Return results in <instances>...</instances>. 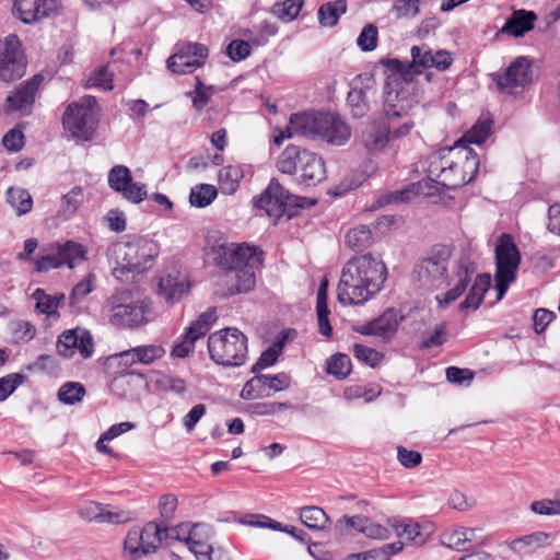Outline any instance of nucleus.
Masks as SVG:
<instances>
[{"instance_id": "49530a36", "label": "nucleus", "mask_w": 560, "mask_h": 560, "mask_svg": "<svg viewBox=\"0 0 560 560\" xmlns=\"http://www.w3.org/2000/svg\"><path fill=\"white\" fill-rule=\"evenodd\" d=\"M218 190L213 185L200 184L194 187L189 195L191 206L203 208L209 206L217 197Z\"/></svg>"}, {"instance_id": "680f3d73", "label": "nucleus", "mask_w": 560, "mask_h": 560, "mask_svg": "<svg viewBox=\"0 0 560 560\" xmlns=\"http://www.w3.org/2000/svg\"><path fill=\"white\" fill-rule=\"evenodd\" d=\"M188 548L197 560H224L221 552L213 550L209 540L194 541Z\"/></svg>"}, {"instance_id": "423d86ee", "label": "nucleus", "mask_w": 560, "mask_h": 560, "mask_svg": "<svg viewBox=\"0 0 560 560\" xmlns=\"http://www.w3.org/2000/svg\"><path fill=\"white\" fill-rule=\"evenodd\" d=\"M409 90H405L399 75H388L384 90V115L389 138L399 139L415 127L409 112L415 105Z\"/></svg>"}, {"instance_id": "473e14b6", "label": "nucleus", "mask_w": 560, "mask_h": 560, "mask_svg": "<svg viewBox=\"0 0 560 560\" xmlns=\"http://www.w3.org/2000/svg\"><path fill=\"white\" fill-rule=\"evenodd\" d=\"M491 285V277L489 273H480L476 277L469 293L459 304L462 311L477 310L481 304L485 293Z\"/></svg>"}, {"instance_id": "4be33fe9", "label": "nucleus", "mask_w": 560, "mask_h": 560, "mask_svg": "<svg viewBox=\"0 0 560 560\" xmlns=\"http://www.w3.org/2000/svg\"><path fill=\"white\" fill-rule=\"evenodd\" d=\"M440 183V178H436L435 175H431L430 173H428L427 178H423L418 183L411 184L408 188L382 196L377 200V207L388 203L409 201L411 199V195L434 197L435 195L440 194L443 189H446V187H443Z\"/></svg>"}, {"instance_id": "f8f14e48", "label": "nucleus", "mask_w": 560, "mask_h": 560, "mask_svg": "<svg viewBox=\"0 0 560 560\" xmlns=\"http://www.w3.org/2000/svg\"><path fill=\"white\" fill-rule=\"evenodd\" d=\"M27 57L16 34L0 37V81L10 83L26 73Z\"/></svg>"}, {"instance_id": "9b49d317", "label": "nucleus", "mask_w": 560, "mask_h": 560, "mask_svg": "<svg viewBox=\"0 0 560 560\" xmlns=\"http://www.w3.org/2000/svg\"><path fill=\"white\" fill-rule=\"evenodd\" d=\"M495 287L498 300H501L509 284L515 280V273L521 262L518 248L510 234H503L500 237L495 247Z\"/></svg>"}, {"instance_id": "7c9ffc66", "label": "nucleus", "mask_w": 560, "mask_h": 560, "mask_svg": "<svg viewBox=\"0 0 560 560\" xmlns=\"http://www.w3.org/2000/svg\"><path fill=\"white\" fill-rule=\"evenodd\" d=\"M550 535L545 532H534L515 538L509 542V548L518 556H527L549 544Z\"/></svg>"}, {"instance_id": "4c0bfd02", "label": "nucleus", "mask_w": 560, "mask_h": 560, "mask_svg": "<svg viewBox=\"0 0 560 560\" xmlns=\"http://www.w3.org/2000/svg\"><path fill=\"white\" fill-rule=\"evenodd\" d=\"M492 124L491 117L488 114H482L458 142L460 144H465V142L476 144L485 142L491 133Z\"/></svg>"}, {"instance_id": "79ce46f5", "label": "nucleus", "mask_w": 560, "mask_h": 560, "mask_svg": "<svg viewBox=\"0 0 560 560\" xmlns=\"http://www.w3.org/2000/svg\"><path fill=\"white\" fill-rule=\"evenodd\" d=\"M244 174L238 165H228L220 170L218 180L222 192L231 195L236 191Z\"/></svg>"}, {"instance_id": "1a4fd4ad", "label": "nucleus", "mask_w": 560, "mask_h": 560, "mask_svg": "<svg viewBox=\"0 0 560 560\" xmlns=\"http://www.w3.org/2000/svg\"><path fill=\"white\" fill-rule=\"evenodd\" d=\"M97 122L98 106L96 98L91 95L69 104L62 117L65 130L72 138L82 141H89L94 137Z\"/></svg>"}, {"instance_id": "4468645a", "label": "nucleus", "mask_w": 560, "mask_h": 560, "mask_svg": "<svg viewBox=\"0 0 560 560\" xmlns=\"http://www.w3.org/2000/svg\"><path fill=\"white\" fill-rule=\"evenodd\" d=\"M214 254L215 264L225 271L259 267L262 261L261 253L244 244H221L214 248Z\"/></svg>"}, {"instance_id": "c756f323", "label": "nucleus", "mask_w": 560, "mask_h": 560, "mask_svg": "<svg viewBox=\"0 0 560 560\" xmlns=\"http://www.w3.org/2000/svg\"><path fill=\"white\" fill-rule=\"evenodd\" d=\"M389 141L386 124L371 122L362 131V143L370 153L383 151Z\"/></svg>"}, {"instance_id": "7ed1b4c3", "label": "nucleus", "mask_w": 560, "mask_h": 560, "mask_svg": "<svg viewBox=\"0 0 560 560\" xmlns=\"http://www.w3.org/2000/svg\"><path fill=\"white\" fill-rule=\"evenodd\" d=\"M273 132V143L277 147L295 135L310 139L319 138L332 145H343L351 137L349 126L338 115L328 112L294 114L284 130L276 128Z\"/></svg>"}, {"instance_id": "6e6d98bb", "label": "nucleus", "mask_w": 560, "mask_h": 560, "mask_svg": "<svg viewBox=\"0 0 560 560\" xmlns=\"http://www.w3.org/2000/svg\"><path fill=\"white\" fill-rule=\"evenodd\" d=\"M83 200L82 189L73 187L68 194L62 196L61 212L65 218L72 217L79 209Z\"/></svg>"}, {"instance_id": "f704fd0d", "label": "nucleus", "mask_w": 560, "mask_h": 560, "mask_svg": "<svg viewBox=\"0 0 560 560\" xmlns=\"http://www.w3.org/2000/svg\"><path fill=\"white\" fill-rule=\"evenodd\" d=\"M165 352V349L160 345H148L127 350L120 357L130 363L151 364L155 360L161 359Z\"/></svg>"}, {"instance_id": "603ef678", "label": "nucleus", "mask_w": 560, "mask_h": 560, "mask_svg": "<svg viewBox=\"0 0 560 560\" xmlns=\"http://www.w3.org/2000/svg\"><path fill=\"white\" fill-rule=\"evenodd\" d=\"M441 542L456 551H465L468 549L467 537L463 533L462 527L444 532L441 536Z\"/></svg>"}, {"instance_id": "5701e85b", "label": "nucleus", "mask_w": 560, "mask_h": 560, "mask_svg": "<svg viewBox=\"0 0 560 560\" xmlns=\"http://www.w3.org/2000/svg\"><path fill=\"white\" fill-rule=\"evenodd\" d=\"M410 54L412 58L411 63L406 66L398 60H393L392 63L395 71L389 74L399 75L405 90H409V80H411L412 74H420L424 69L431 68L432 62V49L427 45L412 46Z\"/></svg>"}, {"instance_id": "338daca9", "label": "nucleus", "mask_w": 560, "mask_h": 560, "mask_svg": "<svg viewBox=\"0 0 560 560\" xmlns=\"http://www.w3.org/2000/svg\"><path fill=\"white\" fill-rule=\"evenodd\" d=\"M211 94L212 86H206L199 79H197L195 91L189 93L197 110H201L208 104Z\"/></svg>"}, {"instance_id": "4d7b16f0", "label": "nucleus", "mask_w": 560, "mask_h": 560, "mask_svg": "<svg viewBox=\"0 0 560 560\" xmlns=\"http://www.w3.org/2000/svg\"><path fill=\"white\" fill-rule=\"evenodd\" d=\"M215 319V308H208L189 326L188 329L190 330L191 335L201 338L209 331Z\"/></svg>"}, {"instance_id": "3c124183", "label": "nucleus", "mask_w": 560, "mask_h": 560, "mask_svg": "<svg viewBox=\"0 0 560 560\" xmlns=\"http://www.w3.org/2000/svg\"><path fill=\"white\" fill-rule=\"evenodd\" d=\"M133 513L112 505H104L102 511L101 523L125 524L132 521Z\"/></svg>"}, {"instance_id": "c03bdc74", "label": "nucleus", "mask_w": 560, "mask_h": 560, "mask_svg": "<svg viewBox=\"0 0 560 560\" xmlns=\"http://www.w3.org/2000/svg\"><path fill=\"white\" fill-rule=\"evenodd\" d=\"M404 542L396 541L384 545L380 549H373L363 553L348 556L345 560H389L390 555L398 553L402 550Z\"/></svg>"}, {"instance_id": "13d9d810", "label": "nucleus", "mask_w": 560, "mask_h": 560, "mask_svg": "<svg viewBox=\"0 0 560 560\" xmlns=\"http://www.w3.org/2000/svg\"><path fill=\"white\" fill-rule=\"evenodd\" d=\"M155 385L161 390L172 392L178 395L186 390V382L183 378L168 374L160 373Z\"/></svg>"}, {"instance_id": "052dcab7", "label": "nucleus", "mask_w": 560, "mask_h": 560, "mask_svg": "<svg viewBox=\"0 0 560 560\" xmlns=\"http://www.w3.org/2000/svg\"><path fill=\"white\" fill-rule=\"evenodd\" d=\"M353 354L359 361L371 368H375L383 359L380 352L360 343L353 346Z\"/></svg>"}, {"instance_id": "dca6fc26", "label": "nucleus", "mask_w": 560, "mask_h": 560, "mask_svg": "<svg viewBox=\"0 0 560 560\" xmlns=\"http://www.w3.org/2000/svg\"><path fill=\"white\" fill-rule=\"evenodd\" d=\"M86 260L84 247L73 241L51 246V252L36 260V270L45 272L54 268L67 266L70 269Z\"/></svg>"}, {"instance_id": "a18cd8bd", "label": "nucleus", "mask_w": 560, "mask_h": 560, "mask_svg": "<svg viewBox=\"0 0 560 560\" xmlns=\"http://www.w3.org/2000/svg\"><path fill=\"white\" fill-rule=\"evenodd\" d=\"M85 387L79 382H67L58 390V400L65 405H75L85 396Z\"/></svg>"}, {"instance_id": "8fccbe9b", "label": "nucleus", "mask_w": 560, "mask_h": 560, "mask_svg": "<svg viewBox=\"0 0 560 560\" xmlns=\"http://www.w3.org/2000/svg\"><path fill=\"white\" fill-rule=\"evenodd\" d=\"M132 180L130 170L125 165H116L108 173V185L117 192L125 190V187Z\"/></svg>"}, {"instance_id": "cd10ccee", "label": "nucleus", "mask_w": 560, "mask_h": 560, "mask_svg": "<svg viewBox=\"0 0 560 560\" xmlns=\"http://www.w3.org/2000/svg\"><path fill=\"white\" fill-rule=\"evenodd\" d=\"M258 267L234 269L224 272V281L228 285V294L246 293L255 285V271Z\"/></svg>"}, {"instance_id": "393cba45", "label": "nucleus", "mask_w": 560, "mask_h": 560, "mask_svg": "<svg viewBox=\"0 0 560 560\" xmlns=\"http://www.w3.org/2000/svg\"><path fill=\"white\" fill-rule=\"evenodd\" d=\"M345 524L346 528H353L365 537L377 540H385L390 537L392 528L373 522L365 516H343L338 525Z\"/></svg>"}, {"instance_id": "aec40b11", "label": "nucleus", "mask_w": 560, "mask_h": 560, "mask_svg": "<svg viewBox=\"0 0 560 560\" xmlns=\"http://www.w3.org/2000/svg\"><path fill=\"white\" fill-rule=\"evenodd\" d=\"M375 94L376 82L371 73L360 74L353 80L347 100L354 117H363L370 110Z\"/></svg>"}, {"instance_id": "f03ea898", "label": "nucleus", "mask_w": 560, "mask_h": 560, "mask_svg": "<svg viewBox=\"0 0 560 560\" xmlns=\"http://www.w3.org/2000/svg\"><path fill=\"white\" fill-rule=\"evenodd\" d=\"M387 279L385 264L371 254L350 259L341 271L337 299L343 305H360L378 293Z\"/></svg>"}, {"instance_id": "e2e57ef3", "label": "nucleus", "mask_w": 560, "mask_h": 560, "mask_svg": "<svg viewBox=\"0 0 560 560\" xmlns=\"http://www.w3.org/2000/svg\"><path fill=\"white\" fill-rule=\"evenodd\" d=\"M357 44L363 51L375 49L377 45V27L373 24L364 26L357 39Z\"/></svg>"}, {"instance_id": "2f4dec72", "label": "nucleus", "mask_w": 560, "mask_h": 560, "mask_svg": "<svg viewBox=\"0 0 560 560\" xmlns=\"http://www.w3.org/2000/svg\"><path fill=\"white\" fill-rule=\"evenodd\" d=\"M536 15L534 12L525 10L514 11L506 20L502 32L514 37H521L533 30Z\"/></svg>"}, {"instance_id": "f3484780", "label": "nucleus", "mask_w": 560, "mask_h": 560, "mask_svg": "<svg viewBox=\"0 0 560 560\" xmlns=\"http://www.w3.org/2000/svg\"><path fill=\"white\" fill-rule=\"evenodd\" d=\"M57 353L66 359H71L77 352L82 359H89L94 352V342L91 332L77 327L65 330L56 343Z\"/></svg>"}, {"instance_id": "ddd939ff", "label": "nucleus", "mask_w": 560, "mask_h": 560, "mask_svg": "<svg viewBox=\"0 0 560 560\" xmlns=\"http://www.w3.org/2000/svg\"><path fill=\"white\" fill-rule=\"evenodd\" d=\"M44 82V75L37 73L15 86L3 100L2 109L7 116L24 117L32 114L36 95Z\"/></svg>"}, {"instance_id": "37998d69", "label": "nucleus", "mask_w": 560, "mask_h": 560, "mask_svg": "<svg viewBox=\"0 0 560 560\" xmlns=\"http://www.w3.org/2000/svg\"><path fill=\"white\" fill-rule=\"evenodd\" d=\"M306 150L296 145H288L279 155L277 168L279 172L292 175L296 172L298 164H301V156Z\"/></svg>"}, {"instance_id": "f257e3e1", "label": "nucleus", "mask_w": 560, "mask_h": 560, "mask_svg": "<svg viewBox=\"0 0 560 560\" xmlns=\"http://www.w3.org/2000/svg\"><path fill=\"white\" fill-rule=\"evenodd\" d=\"M450 258L451 250L446 246H438L421 258L415 268V279L424 289L434 290L444 284H454L442 296H435L440 306L456 301L466 291L477 271L474 262L468 259H460L453 266L452 275H450Z\"/></svg>"}, {"instance_id": "20e7f679", "label": "nucleus", "mask_w": 560, "mask_h": 560, "mask_svg": "<svg viewBox=\"0 0 560 560\" xmlns=\"http://www.w3.org/2000/svg\"><path fill=\"white\" fill-rule=\"evenodd\" d=\"M479 168V158L472 149L457 142L429 158L428 173L441 179L446 189H455L471 182Z\"/></svg>"}, {"instance_id": "ea45409f", "label": "nucleus", "mask_w": 560, "mask_h": 560, "mask_svg": "<svg viewBox=\"0 0 560 560\" xmlns=\"http://www.w3.org/2000/svg\"><path fill=\"white\" fill-rule=\"evenodd\" d=\"M7 202L18 215L26 214L33 208L32 196L22 187H10L7 190Z\"/></svg>"}, {"instance_id": "412c9836", "label": "nucleus", "mask_w": 560, "mask_h": 560, "mask_svg": "<svg viewBox=\"0 0 560 560\" xmlns=\"http://www.w3.org/2000/svg\"><path fill=\"white\" fill-rule=\"evenodd\" d=\"M58 9V0H13L12 14L24 24H34L55 15Z\"/></svg>"}, {"instance_id": "bb28decb", "label": "nucleus", "mask_w": 560, "mask_h": 560, "mask_svg": "<svg viewBox=\"0 0 560 560\" xmlns=\"http://www.w3.org/2000/svg\"><path fill=\"white\" fill-rule=\"evenodd\" d=\"M301 179L307 186H315L326 177L324 161L316 153L305 151L301 156Z\"/></svg>"}, {"instance_id": "69168bd1", "label": "nucleus", "mask_w": 560, "mask_h": 560, "mask_svg": "<svg viewBox=\"0 0 560 560\" xmlns=\"http://www.w3.org/2000/svg\"><path fill=\"white\" fill-rule=\"evenodd\" d=\"M241 397L247 400L259 399L269 397V393L267 390H264L262 385L258 380V376H254L253 378L247 381L243 386Z\"/></svg>"}, {"instance_id": "a211bd4d", "label": "nucleus", "mask_w": 560, "mask_h": 560, "mask_svg": "<svg viewBox=\"0 0 560 560\" xmlns=\"http://www.w3.org/2000/svg\"><path fill=\"white\" fill-rule=\"evenodd\" d=\"M498 90L503 94H516L532 81L530 62L526 57L516 58L503 74L494 77Z\"/></svg>"}, {"instance_id": "0e129e2a", "label": "nucleus", "mask_w": 560, "mask_h": 560, "mask_svg": "<svg viewBox=\"0 0 560 560\" xmlns=\"http://www.w3.org/2000/svg\"><path fill=\"white\" fill-rule=\"evenodd\" d=\"M24 382V375L12 373L0 378V401L5 400Z\"/></svg>"}, {"instance_id": "0eeeda50", "label": "nucleus", "mask_w": 560, "mask_h": 560, "mask_svg": "<svg viewBox=\"0 0 560 560\" xmlns=\"http://www.w3.org/2000/svg\"><path fill=\"white\" fill-rule=\"evenodd\" d=\"M102 311L112 326L118 329H133L149 322L151 302L136 299L128 290H120L105 300Z\"/></svg>"}, {"instance_id": "c85d7f7f", "label": "nucleus", "mask_w": 560, "mask_h": 560, "mask_svg": "<svg viewBox=\"0 0 560 560\" xmlns=\"http://www.w3.org/2000/svg\"><path fill=\"white\" fill-rule=\"evenodd\" d=\"M388 525L395 535L413 546H422L427 541V534L422 533L418 523L411 520L389 518Z\"/></svg>"}, {"instance_id": "b1692460", "label": "nucleus", "mask_w": 560, "mask_h": 560, "mask_svg": "<svg viewBox=\"0 0 560 560\" xmlns=\"http://www.w3.org/2000/svg\"><path fill=\"white\" fill-rule=\"evenodd\" d=\"M399 326V320L397 313L394 310H388L384 312L378 318L357 326L355 330L361 335L365 336H378L383 339L392 338L397 331Z\"/></svg>"}, {"instance_id": "2eb2a0df", "label": "nucleus", "mask_w": 560, "mask_h": 560, "mask_svg": "<svg viewBox=\"0 0 560 560\" xmlns=\"http://www.w3.org/2000/svg\"><path fill=\"white\" fill-rule=\"evenodd\" d=\"M299 197L287 190L277 179H271L266 190L256 199L254 205L264 211L273 223L284 214L285 207L299 206Z\"/></svg>"}, {"instance_id": "6ab92c4d", "label": "nucleus", "mask_w": 560, "mask_h": 560, "mask_svg": "<svg viewBox=\"0 0 560 560\" xmlns=\"http://www.w3.org/2000/svg\"><path fill=\"white\" fill-rule=\"evenodd\" d=\"M208 54V48L203 44H183L167 59V68L174 73H190L203 66Z\"/></svg>"}, {"instance_id": "6e6552de", "label": "nucleus", "mask_w": 560, "mask_h": 560, "mask_svg": "<svg viewBox=\"0 0 560 560\" xmlns=\"http://www.w3.org/2000/svg\"><path fill=\"white\" fill-rule=\"evenodd\" d=\"M211 359L222 365L240 366L247 357V338L237 328H225L208 338Z\"/></svg>"}, {"instance_id": "774afa93", "label": "nucleus", "mask_w": 560, "mask_h": 560, "mask_svg": "<svg viewBox=\"0 0 560 560\" xmlns=\"http://www.w3.org/2000/svg\"><path fill=\"white\" fill-rule=\"evenodd\" d=\"M94 276L89 273L84 279L74 285L70 294V304L75 305L79 301L90 294L93 290Z\"/></svg>"}, {"instance_id": "a878e982", "label": "nucleus", "mask_w": 560, "mask_h": 560, "mask_svg": "<svg viewBox=\"0 0 560 560\" xmlns=\"http://www.w3.org/2000/svg\"><path fill=\"white\" fill-rule=\"evenodd\" d=\"M189 282L187 278L174 270L159 281V295L168 304L179 301L188 291Z\"/></svg>"}, {"instance_id": "72a5a7b5", "label": "nucleus", "mask_w": 560, "mask_h": 560, "mask_svg": "<svg viewBox=\"0 0 560 560\" xmlns=\"http://www.w3.org/2000/svg\"><path fill=\"white\" fill-rule=\"evenodd\" d=\"M32 299L35 301V310L39 314H45L48 317H59L58 308L65 301V294H47L44 289H36Z\"/></svg>"}, {"instance_id": "a19ab883", "label": "nucleus", "mask_w": 560, "mask_h": 560, "mask_svg": "<svg viewBox=\"0 0 560 560\" xmlns=\"http://www.w3.org/2000/svg\"><path fill=\"white\" fill-rule=\"evenodd\" d=\"M347 11L346 0H336L334 2H327L318 9V21L324 27L335 26L341 14Z\"/></svg>"}, {"instance_id": "bf43d9fd", "label": "nucleus", "mask_w": 560, "mask_h": 560, "mask_svg": "<svg viewBox=\"0 0 560 560\" xmlns=\"http://www.w3.org/2000/svg\"><path fill=\"white\" fill-rule=\"evenodd\" d=\"M11 335L15 342H28L36 335V328L26 320H16L11 325Z\"/></svg>"}, {"instance_id": "c9c22d12", "label": "nucleus", "mask_w": 560, "mask_h": 560, "mask_svg": "<svg viewBox=\"0 0 560 560\" xmlns=\"http://www.w3.org/2000/svg\"><path fill=\"white\" fill-rule=\"evenodd\" d=\"M175 537L184 541L188 547L194 545V541L209 540L210 528L205 524H180L177 528L173 529Z\"/></svg>"}, {"instance_id": "9d476101", "label": "nucleus", "mask_w": 560, "mask_h": 560, "mask_svg": "<svg viewBox=\"0 0 560 560\" xmlns=\"http://www.w3.org/2000/svg\"><path fill=\"white\" fill-rule=\"evenodd\" d=\"M165 533V528L154 522H149L143 526H132L124 539L121 558L124 560H145L156 552Z\"/></svg>"}, {"instance_id": "58836bf2", "label": "nucleus", "mask_w": 560, "mask_h": 560, "mask_svg": "<svg viewBox=\"0 0 560 560\" xmlns=\"http://www.w3.org/2000/svg\"><path fill=\"white\" fill-rule=\"evenodd\" d=\"M299 514L301 522L313 530H323L330 522L327 513L316 505L301 508Z\"/></svg>"}, {"instance_id": "09e8293b", "label": "nucleus", "mask_w": 560, "mask_h": 560, "mask_svg": "<svg viewBox=\"0 0 560 560\" xmlns=\"http://www.w3.org/2000/svg\"><path fill=\"white\" fill-rule=\"evenodd\" d=\"M351 372V360L347 354H334L327 363V373L338 380L346 378Z\"/></svg>"}, {"instance_id": "5fc2aeb1", "label": "nucleus", "mask_w": 560, "mask_h": 560, "mask_svg": "<svg viewBox=\"0 0 560 560\" xmlns=\"http://www.w3.org/2000/svg\"><path fill=\"white\" fill-rule=\"evenodd\" d=\"M446 322L438 324L434 329L422 334L421 348L429 349L431 347L442 346L446 340Z\"/></svg>"}, {"instance_id": "39448f33", "label": "nucleus", "mask_w": 560, "mask_h": 560, "mask_svg": "<svg viewBox=\"0 0 560 560\" xmlns=\"http://www.w3.org/2000/svg\"><path fill=\"white\" fill-rule=\"evenodd\" d=\"M158 254V244L145 236L115 243L108 249V257L115 262L112 275L122 283L131 282L153 266Z\"/></svg>"}, {"instance_id": "de8ad7c7", "label": "nucleus", "mask_w": 560, "mask_h": 560, "mask_svg": "<svg viewBox=\"0 0 560 560\" xmlns=\"http://www.w3.org/2000/svg\"><path fill=\"white\" fill-rule=\"evenodd\" d=\"M304 4L303 0H284L272 7V13L283 22L295 20Z\"/></svg>"}, {"instance_id": "864d4df0", "label": "nucleus", "mask_w": 560, "mask_h": 560, "mask_svg": "<svg viewBox=\"0 0 560 560\" xmlns=\"http://www.w3.org/2000/svg\"><path fill=\"white\" fill-rule=\"evenodd\" d=\"M258 380L260 381V384L262 385L264 390H267L269 393V397L272 395V393L283 390L289 387L290 385V377L284 374L280 373L277 375H257Z\"/></svg>"}, {"instance_id": "e433bc0d", "label": "nucleus", "mask_w": 560, "mask_h": 560, "mask_svg": "<svg viewBox=\"0 0 560 560\" xmlns=\"http://www.w3.org/2000/svg\"><path fill=\"white\" fill-rule=\"evenodd\" d=\"M346 245L353 252H363L373 243V234L368 225H358L347 231Z\"/></svg>"}]
</instances>
